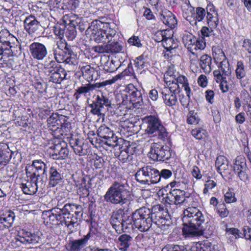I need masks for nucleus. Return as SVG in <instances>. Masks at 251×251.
<instances>
[{
	"mask_svg": "<svg viewBox=\"0 0 251 251\" xmlns=\"http://www.w3.org/2000/svg\"><path fill=\"white\" fill-rule=\"evenodd\" d=\"M31 57L36 60H43L48 54L47 47L42 43L33 42L29 46Z\"/></svg>",
	"mask_w": 251,
	"mask_h": 251,
	"instance_id": "nucleus-17",
	"label": "nucleus"
},
{
	"mask_svg": "<svg viewBox=\"0 0 251 251\" xmlns=\"http://www.w3.org/2000/svg\"><path fill=\"white\" fill-rule=\"evenodd\" d=\"M30 178V181L25 180V182L23 181L20 186L23 192L26 195L34 194L39 187L42 188L45 185V184L42 183L39 180L34 181L32 178Z\"/></svg>",
	"mask_w": 251,
	"mask_h": 251,
	"instance_id": "nucleus-22",
	"label": "nucleus"
},
{
	"mask_svg": "<svg viewBox=\"0 0 251 251\" xmlns=\"http://www.w3.org/2000/svg\"><path fill=\"white\" fill-rule=\"evenodd\" d=\"M150 168V166H144L139 169L136 173L135 175L136 180L140 184H147V177L149 174Z\"/></svg>",
	"mask_w": 251,
	"mask_h": 251,
	"instance_id": "nucleus-30",
	"label": "nucleus"
},
{
	"mask_svg": "<svg viewBox=\"0 0 251 251\" xmlns=\"http://www.w3.org/2000/svg\"><path fill=\"white\" fill-rule=\"evenodd\" d=\"M135 67L138 69L142 70L148 66V62L147 60L141 55L137 57L134 60Z\"/></svg>",
	"mask_w": 251,
	"mask_h": 251,
	"instance_id": "nucleus-51",
	"label": "nucleus"
},
{
	"mask_svg": "<svg viewBox=\"0 0 251 251\" xmlns=\"http://www.w3.org/2000/svg\"><path fill=\"white\" fill-rule=\"evenodd\" d=\"M128 95V93L126 92V89L124 92L117 94L116 98L119 101V104L127 105L128 103H130Z\"/></svg>",
	"mask_w": 251,
	"mask_h": 251,
	"instance_id": "nucleus-52",
	"label": "nucleus"
},
{
	"mask_svg": "<svg viewBox=\"0 0 251 251\" xmlns=\"http://www.w3.org/2000/svg\"><path fill=\"white\" fill-rule=\"evenodd\" d=\"M173 83L179 86V84H181L182 86L184 87L186 93H188V95H189V92H191V89L189 86L188 79L185 76L177 74L176 75L175 80L173 81Z\"/></svg>",
	"mask_w": 251,
	"mask_h": 251,
	"instance_id": "nucleus-37",
	"label": "nucleus"
},
{
	"mask_svg": "<svg viewBox=\"0 0 251 251\" xmlns=\"http://www.w3.org/2000/svg\"><path fill=\"white\" fill-rule=\"evenodd\" d=\"M187 11L190 13V15L187 18L193 17L196 20L195 24H196L197 21H202L205 16V11L204 9L201 7H197L196 8V13L195 12V9L192 6L189 7L187 9Z\"/></svg>",
	"mask_w": 251,
	"mask_h": 251,
	"instance_id": "nucleus-29",
	"label": "nucleus"
},
{
	"mask_svg": "<svg viewBox=\"0 0 251 251\" xmlns=\"http://www.w3.org/2000/svg\"><path fill=\"white\" fill-rule=\"evenodd\" d=\"M81 72L82 75L87 78H90V76H92L94 73V70L89 65L82 66L81 68Z\"/></svg>",
	"mask_w": 251,
	"mask_h": 251,
	"instance_id": "nucleus-59",
	"label": "nucleus"
},
{
	"mask_svg": "<svg viewBox=\"0 0 251 251\" xmlns=\"http://www.w3.org/2000/svg\"><path fill=\"white\" fill-rule=\"evenodd\" d=\"M199 119L197 113L194 110L189 111L188 116L187 122L189 124H197L199 123Z\"/></svg>",
	"mask_w": 251,
	"mask_h": 251,
	"instance_id": "nucleus-55",
	"label": "nucleus"
},
{
	"mask_svg": "<svg viewBox=\"0 0 251 251\" xmlns=\"http://www.w3.org/2000/svg\"><path fill=\"white\" fill-rule=\"evenodd\" d=\"M212 58L207 54L202 55L200 60V65L205 73H210L211 71Z\"/></svg>",
	"mask_w": 251,
	"mask_h": 251,
	"instance_id": "nucleus-34",
	"label": "nucleus"
},
{
	"mask_svg": "<svg viewBox=\"0 0 251 251\" xmlns=\"http://www.w3.org/2000/svg\"><path fill=\"white\" fill-rule=\"evenodd\" d=\"M235 75L238 79H241L246 75V68L244 63L242 61H238L237 62Z\"/></svg>",
	"mask_w": 251,
	"mask_h": 251,
	"instance_id": "nucleus-46",
	"label": "nucleus"
},
{
	"mask_svg": "<svg viewBox=\"0 0 251 251\" xmlns=\"http://www.w3.org/2000/svg\"><path fill=\"white\" fill-rule=\"evenodd\" d=\"M136 150V147L135 144L132 143V144L129 145L125 151H121L119 155L120 159H122L124 161L131 160L130 155H133L135 152Z\"/></svg>",
	"mask_w": 251,
	"mask_h": 251,
	"instance_id": "nucleus-36",
	"label": "nucleus"
},
{
	"mask_svg": "<svg viewBox=\"0 0 251 251\" xmlns=\"http://www.w3.org/2000/svg\"><path fill=\"white\" fill-rule=\"evenodd\" d=\"M10 36L7 30L0 32V66H7L9 64V57L13 55V47L6 36Z\"/></svg>",
	"mask_w": 251,
	"mask_h": 251,
	"instance_id": "nucleus-5",
	"label": "nucleus"
},
{
	"mask_svg": "<svg viewBox=\"0 0 251 251\" xmlns=\"http://www.w3.org/2000/svg\"><path fill=\"white\" fill-rule=\"evenodd\" d=\"M61 170L54 166L50 167L49 170L50 184L54 187L60 183L63 178Z\"/></svg>",
	"mask_w": 251,
	"mask_h": 251,
	"instance_id": "nucleus-25",
	"label": "nucleus"
},
{
	"mask_svg": "<svg viewBox=\"0 0 251 251\" xmlns=\"http://www.w3.org/2000/svg\"><path fill=\"white\" fill-rule=\"evenodd\" d=\"M173 36L168 38H165L162 43L163 47L167 50V51L171 53H176V49L178 47V43L176 40L173 38Z\"/></svg>",
	"mask_w": 251,
	"mask_h": 251,
	"instance_id": "nucleus-31",
	"label": "nucleus"
},
{
	"mask_svg": "<svg viewBox=\"0 0 251 251\" xmlns=\"http://www.w3.org/2000/svg\"><path fill=\"white\" fill-rule=\"evenodd\" d=\"M218 64V69L213 72V75L217 82L218 81V80L226 79V77L230 76L231 74V70L228 60Z\"/></svg>",
	"mask_w": 251,
	"mask_h": 251,
	"instance_id": "nucleus-20",
	"label": "nucleus"
},
{
	"mask_svg": "<svg viewBox=\"0 0 251 251\" xmlns=\"http://www.w3.org/2000/svg\"><path fill=\"white\" fill-rule=\"evenodd\" d=\"M184 217L188 218H193V220H201L202 213L195 207H189L184 211Z\"/></svg>",
	"mask_w": 251,
	"mask_h": 251,
	"instance_id": "nucleus-40",
	"label": "nucleus"
},
{
	"mask_svg": "<svg viewBox=\"0 0 251 251\" xmlns=\"http://www.w3.org/2000/svg\"><path fill=\"white\" fill-rule=\"evenodd\" d=\"M180 91V86L176 84L166 85L161 90V94L164 103L168 106L176 105L177 102L176 94Z\"/></svg>",
	"mask_w": 251,
	"mask_h": 251,
	"instance_id": "nucleus-8",
	"label": "nucleus"
},
{
	"mask_svg": "<svg viewBox=\"0 0 251 251\" xmlns=\"http://www.w3.org/2000/svg\"><path fill=\"white\" fill-rule=\"evenodd\" d=\"M216 186V183L214 180L210 179L207 180L204 184V188L203 190V194H207L209 190L213 189Z\"/></svg>",
	"mask_w": 251,
	"mask_h": 251,
	"instance_id": "nucleus-61",
	"label": "nucleus"
},
{
	"mask_svg": "<svg viewBox=\"0 0 251 251\" xmlns=\"http://www.w3.org/2000/svg\"><path fill=\"white\" fill-rule=\"evenodd\" d=\"M206 18L208 26L211 28H216L219 23L218 14L217 12L214 11H213V13L208 12Z\"/></svg>",
	"mask_w": 251,
	"mask_h": 251,
	"instance_id": "nucleus-42",
	"label": "nucleus"
},
{
	"mask_svg": "<svg viewBox=\"0 0 251 251\" xmlns=\"http://www.w3.org/2000/svg\"><path fill=\"white\" fill-rule=\"evenodd\" d=\"M58 2L63 5V8L70 10H75L79 4L78 0H59Z\"/></svg>",
	"mask_w": 251,
	"mask_h": 251,
	"instance_id": "nucleus-45",
	"label": "nucleus"
},
{
	"mask_svg": "<svg viewBox=\"0 0 251 251\" xmlns=\"http://www.w3.org/2000/svg\"><path fill=\"white\" fill-rule=\"evenodd\" d=\"M184 46L187 49L193 56L197 57L199 50H202L206 46L205 40L203 37L197 39L191 34L184 35L182 37Z\"/></svg>",
	"mask_w": 251,
	"mask_h": 251,
	"instance_id": "nucleus-6",
	"label": "nucleus"
},
{
	"mask_svg": "<svg viewBox=\"0 0 251 251\" xmlns=\"http://www.w3.org/2000/svg\"><path fill=\"white\" fill-rule=\"evenodd\" d=\"M161 251H187L186 248L183 246L168 245L163 248Z\"/></svg>",
	"mask_w": 251,
	"mask_h": 251,
	"instance_id": "nucleus-57",
	"label": "nucleus"
},
{
	"mask_svg": "<svg viewBox=\"0 0 251 251\" xmlns=\"http://www.w3.org/2000/svg\"><path fill=\"white\" fill-rule=\"evenodd\" d=\"M61 68L60 66L55 61L49 59L46 60L44 64V71L47 75H49L55 71Z\"/></svg>",
	"mask_w": 251,
	"mask_h": 251,
	"instance_id": "nucleus-33",
	"label": "nucleus"
},
{
	"mask_svg": "<svg viewBox=\"0 0 251 251\" xmlns=\"http://www.w3.org/2000/svg\"><path fill=\"white\" fill-rule=\"evenodd\" d=\"M32 166L35 169L33 173L26 171V174L30 178H32V179L36 181L39 180L42 183L45 184L46 180V165L41 160H35L32 161Z\"/></svg>",
	"mask_w": 251,
	"mask_h": 251,
	"instance_id": "nucleus-13",
	"label": "nucleus"
},
{
	"mask_svg": "<svg viewBox=\"0 0 251 251\" xmlns=\"http://www.w3.org/2000/svg\"><path fill=\"white\" fill-rule=\"evenodd\" d=\"M121 65V63L119 60L111 59L105 63L104 69L107 72L112 73L116 71Z\"/></svg>",
	"mask_w": 251,
	"mask_h": 251,
	"instance_id": "nucleus-44",
	"label": "nucleus"
},
{
	"mask_svg": "<svg viewBox=\"0 0 251 251\" xmlns=\"http://www.w3.org/2000/svg\"><path fill=\"white\" fill-rule=\"evenodd\" d=\"M172 176V172L168 169H162L160 172L159 171V176H160V181L162 178L167 179L171 177Z\"/></svg>",
	"mask_w": 251,
	"mask_h": 251,
	"instance_id": "nucleus-62",
	"label": "nucleus"
},
{
	"mask_svg": "<svg viewBox=\"0 0 251 251\" xmlns=\"http://www.w3.org/2000/svg\"><path fill=\"white\" fill-rule=\"evenodd\" d=\"M175 70L174 66H170L168 67L167 71L164 75V81L166 85H173V81L175 80V76L177 75L175 74Z\"/></svg>",
	"mask_w": 251,
	"mask_h": 251,
	"instance_id": "nucleus-38",
	"label": "nucleus"
},
{
	"mask_svg": "<svg viewBox=\"0 0 251 251\" xmlns=\"http://www.w3.org/2000/svg\"><path fill=\"white\" fill-rule=\"evenodd\" d=\"M159 211L156 213H151L150 209L146 207H142L136 210L133 213L132 215V220H153L156 219L157 217L159 218V220H166L165 217H163L161 215L165 212L167 213L166 211H164L163 209L160 210V206H157Z\"/></svg>",
	"mask_w": 251,
	"mask_h": 251,
	"instance_id": "nucleus-11",
	"label": "nucleus"
},
{
	"mask_svg": "<svg viewBox=\"0 0 251 251\" xmlns=\"http://www.w3.org/2000/svg\"><path fill=\"white\" fill-rule=\"evenodd\" d=\"M116 30L106 24L103 29H93L92 35L94 40L98 43L104 44L110 42L116 34Z\"/></svg>",
	"mask_w": 251,
	"mask_h": 251,
	"instance_id": "nucleus-9",
	"label": "nucleus"
},
{
	"mask_svg": "<svg viewBox=\"0 0 251 251\" xmlns=\"http://www.w3.org/2000/svg\"><path fill=\"white\" fill-rule=\"evenodd\" d=\"M191 133L193 137L198 140L204 138L207 134L206 130L201 128L192 129Z\"/></svg>",
	"mask_w": 251,
	"mask_h": 251,
	"instance_id": "nucleus-53",
	"label": "nucleus"
},
{
	"mask_svg": "<svg viewBox=\"0 0 251 251\" xmlns=\"http://www.w3.org/2000/svg\"><path fill=\"white\" fill-rule=\"evenodd\" d=\"M173 31L171 29H166L162 30H158L155 32L153 35L154 40L157 42H162L165 40V38H168L173 36Z\"/></svg>",
	"mask_w": 251,
	"mask_h": 251,
	"instance_id": "nucleus-39",
	"label": "nucleus"
},
{
	"mask_svg": "<svg viewBox=\"0 0 251 251\" xmlns=\"http://www.w3.org/2000/svg\"><path fill=\"white\" fill-rule=\"evenodd\" d=\"M150 168L149 169V174L147 177V184L151 185L160 182L159 171L151 166H150Z\"/></svg>",
	"mask_w": 251,
	"mask_h": 251,
	"instance_id": "nucleus-32",
	"label": "nucleus"
},
{
	"mask_svg": "<svg viewBox=\"0 0 251 251\" xmlns=\"http://www.w3.org/2000/svg\"><path fill=\"white\" fill-rule=\"evenodd\" d=\"M126 90L128 93L130 103H132L134 107L141 105L143 103V98L141 91L132 84H128L126 87Z\"/></svg>",
	"mask_w": 251,
	"mask_h": 251,
	"instance_id": "nucleus-18",
	"label": "nucleus"
},
{
	"mask_svg": "<svg viewBox=\"0 0 251 251\" xmlns=\"http://www.w3.org/2000/svg\"><path fill=\"white\" fill-rule=\"evenodd\" d=\"M75 210H81V206L74 204H66L63 208L60 210L58 214L54 213L52 210L44 212L43 219L44 220L48 218L50 220H67L72 218L69 216L71 215V213H74Z\"/></svg>",
	"mask_w": 251,
	"mask_h": 251,
	"instance_id": "nucleus-7",
	"label": "nucleus"
},
{
	"mask_svg": "<svg viewBox=\"0 0 251 251\" xmlns=\"http://www.w3.org/2000/svg\"><path fill=\"white\" fill-rule=\"evenodd\" d=\"M160 19L163 23L171 28L175 27L177 20L175 15L170 11H163L160 15Z\"/></svg>",
	"mask_w": 251,
	"mask_h": 251,
	"instance_id": "nucleus-26",
	"label": "nucleus"
},
{
	"mask_svg": "<svg viewBox=\"0 0 251 251\" xmlns=\"http://www.w3.org/2000/svg\"><path fill=\"white\" fill-rule=\"evenodd\" d=\"M185 192L178 188L171 189L169 193L164 198L165 202L169 204H181L186 201Z\"/></svg>",
	"mask_w": 251,
	"mask_h": 251,
	"instance_id": "nucleus-16",
	"label": "nucleus"
},
{
	"mask_svg": "<svg viewBox=\"0 0 251 251\" xmlns=\"http://www.w3.org/2000/svg\"><path fill=\"white\" fill-rule=\"evenodd\" d=\"M102 87L100 82L91 84L89 83L86 85H82L75 90L74 96L76 100L80 98V95H85L86 94L93 91L96 88Z\"/></svg>",
	"mask_w": 251,
	"mask_h": 251,
	"instance_id": "nucleus-24",
	"label": "nucleus"
},
{
	"mask_svg": "<svg viewBox=\"0 0 251 251\" xmlns=\"http://www.w3.org/2000/svg\"><path fill=\"white\" fill-rule=\"evenodd\" d=\"M144 122L147 124L146 132L151 136H158V138L164 140L168 136L166 128L161 124L159 118L155 116H146Z\"/></svg>",
	"mask_w": 251,
	"mask_h": 251,
	"instance_id": "nucleus-3",
	"label": "nucleus"
},
{
	"mask_svg": "<svg viewBox=\"0 0 251 251\" xmlns=\"http://www.w3.org/2000/svg\"><path fill=\"white\" fill-rule=\"evenodd\" d=\"M128 43L133 46H135L138 48L142 46L141 41L139 37L137 36H132L128 40Z\"/></svg>",
	"mask_w": 251,
	"mask_h": 251,
	"instance_id": "nucleus-63",
	"label": "nucleus"
},
{
	"mask_svg": "<svg viewBox=\"0 0 251 251\" xmlns=\"http://www.w3.org/2000/svg\"><path fill=\"white\" fill-rule=\"evenodd\" d=\"M244 169H247L246 159L243 156H238L233 164V170L235 172H236Z\"/></svg>",
	"mask_w": 251,
	"mask_h": 251,
	"instance_id": "nucleus-43",
	"label": "nucleus"
},
{
	"mask_svg": "<svg viewBox=\"0 0 251 251\" xmlns=\"http://www.w3.org/2000/svg\"><path fill=\"white\" fill-rule=\"evenodd\" d=\"M69 151L66 147L57 144L54 147L51 157L53 159H64L67 157Z\"/></svg>",
	"mask_w": 251,
	"mask_h": 251,
	"instance_id": "nucleus-28",
	"label": "nucleus"
},
{
	"mask_svg": "<svg viewBox=\"0 0 251 251\" xmlns=\"http://www.w3.org/2000/svg\"><path fill=\"white\" fill-rule=\"evenodd\" d=\"M24 24V28L29 34H38L41 30V25L34 16L30 15L26 17Z\"/></svg>",
	"mask_w": 251,
	"mask_h": 251,
	"instance_id": "nucleus-19",
	"label": "nucleus"
},
{
	"mask_svg": "<svg viewBox=\"0 0 251 251\" xmlns=\"http://www.w3.org/2000/svg\"><path fill=\"white\" fill-rule=\"evenodd\" d=\"M111 218L113 220H119V219H125L128 218V217H126L125 212L123 209H119L117 210L114 211L112 213Z\"/></svg>",
	"mask_w": 251,
	"mask_h": 251,
	"instance_id": "nucleus-58",
	"label": "nucleus"
},
{
	"mask_svg": "<svg viewBox=\"0 0 251 251\" xmlns=\"http://www.w3.org/2000/svg\"><path fill=\"white\" fill-rule=\"evenodd\" d=\"M67 75L66 71L63 68H61L58 70L48 75V79L50 82L60 84L63 80L66 79Z\"/></svg>",
	"mask_w": 251,
	"mask_h": 251,
	"instance_id": "nucleus-27",
	"label": "nucleus"
},
{
	"mask_svg": "<svg viewBox=\"0 0 251 251\" xmlns=\"http://www.w3.org/2000/svg\"><path fill=\"white\" fill-rule=\"evenodd\" d=\"M131 239L132 238L130 236L126 234H124L120 236L118 238L120 250L123 251H126L130 245Z\"/></svg>",
	"mask_w": 251,
	"mask_h": 251,
	"instance_id": "nucleus-41",
	"label": "nucleus"
},
{
	"mask_svg": "<svg viewBox=\"0 0 251 251\" xmlns=\"http://www.w3.org/2000/svg\"><path fill=\"white\" fill-rule=\"evenodd\" d=\"M90 237V233H88L80 239L70 240L66 244V248L68 251H80L84 247Z\"/></svg>",
	"mask_w": 251,
	"mask_h": 251,
	"instance_id": "nucleus-23",
	"label": "nucleus"
},
{
	"mask_svg": "<svg viewBox=\"0 0 251 251\" xmlns=\"http://www.w3.org/2000/svg\"><path fill=\"white\" fill-rule=\"evenodd\" d=\"M51 51L56 61L75 66L77 63L76 54L66 44L57 42L52 45Z\"/></svg>",
	"mask_w": 251,
	"mask_h": 251,
	"instance_id": "nucleus-1",
	"label": "nucleus"
},
{
	"mask_svg": "<svg viewBox=\"0 0 251 251\" xmlns=\"http://www.w3.org/2000/svg\"><path fill=\"white\" fill-rule=\"evenodd\" d=\"M66 26L64 25H56L54 27V33L56 36L60 39H62L65 36Z\"/></svg>",
	"mask_w": 251,
	"mask_h": 251,
	"instance_id": "nucleus-54",
	"label": "nucleus"
},
{
	"mask_svg": "<svg viewBox=\"0 0 251 251\" xmlns=\"http://www.w3.org/2000/svg\"><path fill=\"white\" fill-rule=\"evenodd\" d=\"M212 54L215 63H219L227 60L225 53L219 46H214L212 48Z\"/></svg>",
	"mask_w": 251,
	"mask_h": 251,
	"instance_id": "nucleus-35",
	"label": "nucleus"
},
{
	"mask_svg": "<svg viewBox=\"0 0 251 251\" xmlns=\"http://www.w3.org/2000/svg\"><path fill=\"white\" fill-rule=\"evenodd\" d=\"M127 192L124 184L115 181L106 192L104 199L108 202L123 204L126 201Z\"/></svg>",
	"mask_w": 251,
	"mask_h": 251,
	"instance_id": "nucleus-2",
	"label": "nucleus"
},
{
	"mask_svg": "<svg viewBox=\"0 0 251 251\" xmlns=\"http://www.w3.org/2000/svg\"><path fill=\"white\" fill-rule=\"evenodd\" d=\"M15 239L17 241L26 245L37 243L39 240V237L35 233H32L25 229H22L19 231Z\"/></svg>",
	"mask_w": 251,
	"mask_h": 251,
	"instance_id": "nucleus-21",
	"label": "nucleus"
},
{
	"mask_svg": "<svg viewBox=\"0 0 251 251\" xmlns=\"http://www.w3.org/2000/svg\"><path fill=\"white\" fill-rule=\"evenodd\" d=\"M108 53H117L122 51L123 46L119 42H110L107 43Z\"/></svg>",
	"mask_w": 251,
	"mask_h": 251,
	"instance_id": "nucleus-49",
	"label": "nucleus"
},
{
	"mask_svg": "<svg viewBox=\"0 0 251 251\" xmlns=\"http://www.w3.org/2000/svg\"><path fill=\"white\" fill-rule=\"evenodd\" d=\"M111 104V101L106 96L102 94L97 95L95 100L90 104V107L91 108V112L98 116H103L105 111L104 106L108 107Z\"/></svg>",
	"mask_w": 251,
	"mask_h": 251,
	"instance_id": "nucleus-14",
	"label": "nucleus"
},
{
	"mask_svg": "<svg viewBox=\"0 0 251 251\" xmlns=\"http://www.w3.org/2000/svg\"><path fill=\"white\" fill-rule=\"evenodd\" d=\"M126 70H125L122 73L116 75L112 79L106 80L100 82L102 87H103L106 85H110L115 83L118 79H121L123 76H124L126 74Z\"/></svg>",
	"mask_w": 251,
	"mask_h": 251,
	"instance_id": "nucleus-56",
	"label": "nucleus"
},
{
	"mask_svg": "<svg viewBox=\"0 0 251 251\" xmlns=\"http://www.w3.org/2000/svg\"><path fill=\"white\" fill-rule=\"evenodd\" d=\"M215 164L219 171H226L228 169V160L224 156H218L217 158Z\"/></svg>",
	"mask_w": 251,
	"mask_h": 251,
	"instance_id": "nucleus-47",
	"label": "nucleus"
},
{
	"mask_svg": "<svg viewBox=\"0 0 251 251\" xmlns=\"http://www.w3.org/2000/svg\"><path fill=\"white\" fill-rule=\"evenodd\" d=\"M76 35L75 27L74 25H68L66 27L65 36L70 41L74 40Z\"/></svg>",
	"mask_w": 251,
	"mask_h": 251,
	"instance_id": "nucleus-50",
	"label": "nucleus"
},
{
	"mask_svg": "<svg viewBox=\"0 0 251 251\" xmlns=\"http://www.w3.org/2000/svg\"><path fill=\"white\" fill-rule=\"evenodd\" d=\"M153 221H133L135 226L141 231H146L151 227Z\"/></svg>",
	"mask_w": 251,
	"mask_h": 251,
	"instance_id": "nucleus-48",
	"label": "nucleus"
},
{
	"mask_svg": "<svg viewBox=\"0 0 251 251\" xmlns=\"http://www.w3.org/2000/svg\"><path fill=\"white\" fill-rule=\"evenodd\" d=\"M66 117L57 113H53L48 119V128L51 131V134L55 136L66 134L69 131L68 127L66 125H70L69 123H65Z\"/></svg>",
	"mask_w": 251,
	"mask_h": 251,
	"instance_id": "nucleus-4",
	"label": "nucleus"
},
{
	"mask_svg": "<svg viewBox=\"0 0 251 251\" xmlns=\"http://www.w3.org/2000/svg\"><path fill=\"white\" fill-rule=\"evenodd\" d=\"M97 135L101 139V142L109 147L118 145V138L114 135L112 130L105 125L101 126L97 130Z\"/></svg>",
	"mask_w": 251,
	"mask_h": 251,
	"instance_id": "nucleus-12",
	"label": "nucleus"
},
{
	"mask_svg": "<svg viewBox=\"0 0 251 251\" xmlns=\"http://www.w3.org/2000/svg\"><path fill=\"white\" fill-rule=\"evenodd\" d=\"M150 157L153 160L164 161L170 159L171 153L167 147L153 143L149 152Z\"/></svg>",
	"mask_w": 251,
	"mask_h": 251,
	"instance_id": "nucleus-10",
	"label": "nucleus"
},
{
	"mask_svg": "<svg viewBox=\"0 0 251 251\" xmlns=\"http://www.w3.org/2000/svg\"><path fill=\"white\" fill-rule=\"evenodd\" d=\"M81 185H82L81 184ZM78 193L80 195V199H84L89 195V191L88 188H86V185L81 186L79 188Z\"/></svg>",
	"mask_w": 251,
	"mask_h": 251,
	"instance_id": "nucleus-64",
	"label": "nucleus"
},
{
	"mask_svg": "<svg viewBox=\"0 0 251 251\" xmlns=\"http://www.w3.org/2000/svg\"><path fill=\"white\" fill-rule=\"evenodd\" d=\"M204 221H187L183 223L182 231L184 234L199 236L202 234L204 226L202 225Z\"/></svg>",
	"mask_w": 251,
	"mask_h": 251,
	"instance_id": "nucleus-15",
	"label": "nucleus"
},
{
	"mask_svg": "<svg viewBox=\"0 0 251 251\" xmlns=\"http://www.w3.org/2000/svg\"><path fill=\"white\" fill-rule=\"evenodd\" d=\"M225 201L227 203L234 202L236 201L235 194L231 191H227L224 196Z\"/></svg>",
	"mask_w": 251,
	"mask_h": 251,
	"instance_id": "nucleus-60",
	"label": "nucleus"
}]
</instances>
